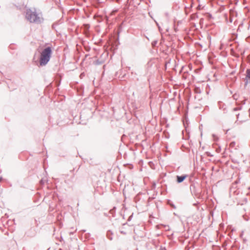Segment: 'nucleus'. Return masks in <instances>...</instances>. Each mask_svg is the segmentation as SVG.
Returning <instances> with one entry per match:
<instances>
[{
  "instance_id": "7ed1b4c3",
  "label": "nucleus",
  "mask_w": 250,
  "mask_h": 250,
  "mask_svg": "<svg viewBox=\"0 0 250 250\" xmlns=\"http://www.w3.org/2000/svg\"><path fill=\"white\" fill-rule=\"evenodd\" d=\"M177 182L178 183H181L185 180L186 176H177Z\"/></svg>"
},
{
  "instance_id": "f03ea898",
  "label": "nucleus",
  "mask_w": 250,
  "mask_h": 250,
  "mask_svg": "<svg viewBox=\"0 0 250 250\" xmlns=\"http://www.w3.org/2000/svg\"><path fill=\"white\" fill-rule=\"evenodd\" d=\"M52 54V50L50 47L44 49L41 53L40 64L41 65H45L49 61Z\"/></svg>"
},
{
  "instance_id": "f257e3e1",
  "label": "nucleus",
  "mask_w": 250,
  "mask_h": 250,
  "mask_svg": "<svg viewBox=\"0 0 250 250\" xmlns=\"http://www.w3.org/2000/svg\"><path fill=\"white\" fill-rule=\"evenodd\" d=\"M26 18L31 22L40 23L42 21L41 15L38 14L35 10H27Z\"/></svg>"
},
{
  "instance_id": "20e7f679",
  "label": "nucleus",
  "mask_w": 250,
  "mask_h": 250,
  "mask_svg": "<svg viewBox=\"0 0 250 250\" xmlns=\"http://www.w3.org/2000/svg\"><path fill=\"white\" fill-rule=\"evenodd\" d=\"M247 77L250 79V69L247 70Z\"/></svg>"
}]
</instances>
